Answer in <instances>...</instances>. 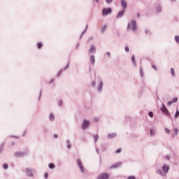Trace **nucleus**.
I'll return each mask as SVG.
<instances>
[{"label": "nucleus", "mask_w": 179, "mask_h": 179, "mask_svg": "<svg viewBox=\"0 0 179 179\" xmlns=\"http://www.w3.org/2000/svg\"><path fill=\"white\" fill-rule=\"evenodd\" d=\"M160 110L166 117H171V114H170L169 109H167V107H166V105H164V103H162V107L160 108Z\"/></svg>", "instance_id": "1"}, {"label": "nucleus", "mask_w": 179, "mask_h": 179, "mask_svg": "<svg viewBox=\"0 0 179 179\" xmlns=\"http://www.w3.org/2000/svg\"><path fill=\"white\" fill-rule=\"evenodd\" d=\"M90 126V121L85 119L83 122L81 128L82 129H86V128H89Z\"/></svg>", "instance_id": "2"}, {"label": "nucleus", "mask_w": 179, "mask_h": 179, "mask_svg": "<svg viewBox=\"0 0 179 179\" xmlns=\"http://www.w3.org/2000/svg\"><path fill=\"white\" fill-rule=\"evenodd\" d=\"M108 178H110V175L107 173H101L96 178V179H108Z\"/></svg>", "instance_id": "3"}, {"label": "nucleus", "mask_w": 179, "mask_h": 179, "mask_svg": "<svg viewBox=\"0 0 179 179\" xmlns=\"http://www.w3.org/2000/svg\"><path fill=\"white\" fill-rule=\"evenodd\" d=\"M111 12H113V10L111 9V8H105L102 10V15L103 16H107V15H110Z\"/></svg>", "instance_id": "4"}, {"label": "nucleus", "mask_w": 179, "mask_h": 179, "mask_svg": "<svg viewBox=\"0 0 179 179\" xmlns=\"http://www.w3.org/2000/svg\"><path fill=\"white\" fill-rule=\"evenodd\" d=\"M77 164L80 169L81 173H85V168H83V165L82 164V161L80 159H77Z\"/></svg>", "instance_id": "5"}, {"label": "nucleus", "mask_w": 179, "mask_h": 179, "mask_svg": "<svg viewBox=\"0 0 179 179\" xmlns=\"http://www.w3.org/2000/svg\"><path fill=\"white\" fill-rule=\"evenodd\" d=\"M15 157H23V156H26L27 155V152H16L14 153Z\"/></svg>", "instance_id": "6"}, {"label": "nucleus", "mask_w": 179, "mask_h": 179, "mask_svg": "<svg viewBox=\"0 0 179 179\" xmlns=\"http://www.w3.org/2000/svg\"><path fill=\"white\" fill-rule=\"evenodd\" d=\"M162 170H163L164 174H167L169 173V171L170 170V166L166 165V164H164L162 166Z\"/></svg>", "instance_id": "7"}, {"label": "nucleus", "mask_w": 179, "mask_h": 179, "mask_svg": "<svg viewBox=\"0 0 179 179\" xmlns=\"http://www.w3.org/2000/svg\"><path fill=\"white\" fill-rule=\"evenodd\" d=\"M124 15H125V10H124V9L120 10V11L117 13V16H116V19H120V17H122V16H124Z\"/></svg>", "instance_id": "8"}, {"label": "nucleus", "mask_w": 179, "mask_h": 179, "mask_svg": "<svg viewBox=\"0 0 179 179\" xmlns=\"http://www.w3.org/2000/svg\"><path fill=\"white\" fill-rule=\"evenodd\" d=\"M90 54H96V47L94 45H92L90 50H89Z\"/></svg>", "instance_id": "9"}, {"label": "nucleus", "mask_w": 179, "mask_h": 179, "mask_svg": "<svg viewBox=\"0 0 179 179\" xmlns=\"http://www.w3.org/2000/svg\"><path fill=\"white\" fill-rule=\"evenodd\" d=\"M131 26H132V29L134 31L136 30V21L135 20H131Z\"/></svg>", "instance_id": "10"}, {"label": "nucleus", "mask_w": 179, "mask_h": 179, "mask_svg": "<svg viewBox=\"0 0 179 179\" xmlns=\"http://www.w3.org/2000/svg\"><path fill=\"white\" fill-rule=\"evenodd\" d=\"M25 171H26L27 176H29V177H33V171L30 170V169L27 168L25 169Z\"/></svg>", "instance_id": "11"}, {"label": "nucleus", "mask_w": 179, "mask_h": 179, "mask_svg": "<svg viewBox=\"0 0 179 179\" xmlns=\"http://www.w3.org/2000/svg\"><path fill=\"white\" fill-rule=\"evenodd\" d=\"M103 90V81H100L99 85L97 87V91L99 92H102Z\"/></svg>", "instance_id": "12"}, {"label": "nucleus", "mask_w": 179, "mask_h": 179, "mask_svg": "<svg viewBox=\"0 0 179 179\" xmlns=\"http://www.w3.org/2000/svg\"><path fill=\"white\" fill-rule=\"evenodd\" d=\"M90 61H91L92 65H94V64H96V57H94V55H91Z\"/></svg>", "instance_id": "13"}, {"label": "nucleus", "mask_w": 179, "mask_h": 179, "mask_svg": "<svg viewBox=\"0 0 179 179\" xmlns=\"http://www.w3.org/2000/svg\"><path fill=\"white\" fill-rule=\"evenodd\" d=\"M121 164H122V162H116V163L113 164L112 167L113 169H117V167H120V166H121Z\"/></svg>", "instance_id": "14"}, {"label": "nucleus", "mask_w": 179, "mask_h": 179, "mask_svg": "<svg viewBox=\"0 0 179 179\" xmlns=\"http://www.w3.org/2000/svg\"><path fill=\"white\" fill-rule=\"evenodd\" d=\"M157 173L159 174V176H162V177H164V176H166V173H164L162 169H158L157 171Z\"/></svg>", "instance_id": "15"}, {"label": "nucleus", "mask_w": 179, "mask_h": 179, "mask_svg": "<svg viewBox=\"0 0 179 179\" xmlns=\"http://www.w3.org/2000/svg\"><path fill=\"white\" fill-rule=\"evenodd\" d=\"M121 5L124 9L127 8V1L125 0H121Z\"/></svg>", "instance_id": "16"}, {"label": "nucleus", "mask_w": 179, "mask_h": 179, "mask_svg": "<svg viewBox=\"0 0 179 179\" xmlns=\"http://www.w3.org/2000/svg\"><path fill=\"white\" fill-rule=\"evenodd\" d=\"M131 62L134 66H136V61L135 60V55L131 56Z\"/></svg>", "instance_id": "17"}, {"label": "nucleus", "mask_w": 179, "mask_h": 179, "mask_svg": "<svg viewBox=\"0 0 179 179\" xmlns=\"http://www.w3.org/2000/svg\"><path fill=\"white\" fill-rule=\"evenodd\" d=\"M101 149L102 152H106V150H107V145H106V144H101Z\"/></svg>", "instance_id": "18"}, {"label": "nucleus", "mask_w": 179, "mask_h": 179, "mask_svg": "<svg viewBox=\"0 0 179 179\" xmlns=\"http://www.w3.org/2000/svg\"><path fill=\"white\" fill-rule=\"evenodd\" d=\"M87 27H89V25H86L85 29H84V31L81 33L80 36V38H82L83 34H85V33H86V31H87Z\"/></svg>", "instance_id": "19"}, {"label": "nucleus", "mask_w": 179, "mask_h": 179, "mask_svg": "<svg viewBox=\"0 0 179 179\" xmlns=\"http://www.w3.org/2000/svg\"><path fill=\"white\" fill-rule=\"evenodd\" d=\"M115 136H117V133H112L108 135V137L110 138H115Z\"/></svg>", "instance_id": "20"}, {"label": "nucleus", "mask_w": 179, "mask_h": 179, "mask_svg": "<svg viewBox=\"0 0 179 179\" xmlns=\"http://www.w3.org/2000/svg\"><path fill=\"white\" fill-rule=\"evenodd\" d=\"M50 121H55V117H54V115L52 113H50L49 115Z\"/></svg>", "instance_id": "21"}, {"label": "nucleus", "mask_w": 179, "mask_h": 179, "mask_svg": "<svg viewBox=\"0 0 179 179\" xmlns=\"http://www.w3.org/2000/svg\"><path fill=\"white\" fill-rule=\"evenodd\" d=\"M48 167H49V169L52 170V169H55V164L50 163V164H49Z\"/></svg>", "instance_id": "22"}, {"label": "nucleus", "mask_w": 179, "mask_h": 179, "mask_svg": "<svg viewBox=\"0 0 179 179\" xmlns=\"http://www.w3.org/2000/svg\"><path fill=\"white\" fill-rule=\"evenodd\" d=\"M106 29H107V25H106V24H105V25H103V26L102 27V28H101V31L102 33H104V32L106 31Z\"/></svg>", "instance_id": "23"}, {"label": "nucleus", "mask_w": 179, "mask_h": 179, "mask_svg": "<svg viewBox=\"0 0 179 179\" xmlns=\"http://www.w3.org/2000/svg\"><path fill=\"white\" fill-rule=\"evenodd\" d=\"M171 74L172 75V76H176V73L174 71V69L173 67L171 68Z\"/></svg>", "instance_id": "24"}, {"label": "nucleus", "mask_w": 179, "mask_h": 179, "mask_svg": "<svg viewBox=\"0 0 179 179\" xmlns=\"http://www.w3.org/2000/svg\"><path fill=\"white\" fill-rule=\"evenodd\" d=\"M162 6H159L157 7V13H160L162 12Z\"/></svg>", "instance_id": "25"}, {"label": "nucleus", "mask_w": 179, "mask_h": 179, "mask_svg": "<svg viewBox=\"0 0 179 179\" xmlns=\"http://www.w3.org/2000/svg\"><path fill=\"white\" fill-rule=\"evenodd\" d=\"M140 76L141 78L143 77V70L142 69V66H140Z\"/></svg>", "instance_id": "26"}, {"label": "nucleus", "mask_w": 179, "mask_h": 179, "mask_svg": "<svg viewBox=\"0 0 179 179\" xmlns=\"http://www.w3.org/2000/svg\"><path fill=\"white\" fill-rule=\"evenodd\" d=\"M43 47V43L40 42L37 43V48L38 50H41V48Z\"/></svg>", "instance_id": "27"}, {"label": "nucleus", "mask_w": 179, "mask_h": 179, "mask_svg": "<svg viewBox=\"0 0 179 179\" xmlns=\"http://www.w3.org/2000/svg\"><path fill=\"white\" fill-rule=\"evenodd\" d=\"M178 101V98L177 96H175L174 98H173V99L171 100L172 102L173 103H177V101Z\"/></svg>", "instance_id": "28"}, {"label": "nucleus", "mask_w": 179, "mask_h": 179, "mask_svg": "<svg viewBox=\"0 0 179 179\" xmlns=\"http://www.w3.org/2000/svg\"><path fill=\"white\" fill-rule=\"evenodd\" d=\"M3 167L4 169V170H7V169H8L9 165H8V164L5 163L3 164Z\"/></svg>", "instance_id": "29"}, {"label": "nucleus", "mask_w": 179, "mask_h": 179, "mask_svg": "<svg viewBox=\"0 0 179 179\" xmlns=\"http://www.w3.org/2000/svg\"><path fill=\"white\" fill-rule=\"evenodd\" d=\"M175 41H176V43L179 44V36H175Z\"/></svg>", "instance_id": "30"}, {"label": "nucleus", "mask_w": 179, "mask_h": 179, "mask_svg": "<svg viewBox=\"0 0 179 179\" xmlns=\"http://www.w3.org/2000/svg\"><path fill=\"white\" fill-rule=\"evenodd\" d=\"M5 143H1V145H0V153L2 152V150H3V146H4Z\"/></svg>", "instance_id": "31"}, {"label": "nucleus", "mask_w": 179, "mask_h": 179, "mask_svg": "<svg viewBox=\"0 0 179 179\" xmlns=\"http://www.w3.org/2000/svg\"><path fill=\"white\" fill-rule=\"evenodd\" d=\"M164 131H165L166 134H168L169 135H170L171 131H170V129H169V128L166 127L164 129Z\"/></svg>", "instance_id": "32"}, {"label": "nucleus", "mask_w": 179, "mask_h": 179, "mask_svg": "<svg viewBox=\"0 0 179 179\" xmlns=\"http://www.w3.org/2000/svg\"><path fill=\"white\" fill-rule=\"evenodd\" d=\"M150 135H155L156 134V131L153 130V129H150Z\"/></svg>", "instance_id": "33"}, {"label": "nucleus", "mask_w": 179, "mask_h": 179, "mask_svg": "<svg viewBox=\"0 0 179 179\" xmlns=\"http://www.w3.org/2000/svg\"><path fill=\"white\" fill-rule=\"evenodd\" d=\"M173 132L175 135H177L178 134V129H177V127H175L173 129Z\"/></svg>", "instance_id": "34"}, {"label": "nucleus", "mask_w": 179, "mask_h": 179, "mask_svg": "<svg viewBox=\"0 0 179 179\" xmlns=\"http://www.w3.org/2000/svg\"><path fill=\"white\" fill-rule=\"evenodd\" d=\"M179 117V111L177 110L175 114V118H178Z\"/></svg>", "instance_id": "35"}, {"label": "nucleus", "mask_w": 179, "mask_h": 179, "mask_svg": "<svg viewBox=\"0 0 179 179\" xmlns=\"http://www.w3.org/2000/svg\"><path fill=\"white\" fill-rule=\"evenodd\" d=\"M94 142H97V141H99V136L96 134L94 136Z\"/></svg>", "instance_id": "36"}, {"label": "nucleus", "mask_w": 179, "mask_h": 179, "mask_svg": "<svg viewBox=\"0 0 179 179\" xmlns=\"http://www.w3.org/2000/svg\"><path fill=\"white\" fill-rule=\"evenodd\" d=\"M145 34H152V32H150V31L149 29H145Z\"/></svg>", "instance_id": "37"}, {"label": "nucleus", "mask_w": 179, "mask_h": 179, "mask_svg": "<svg viewBox=\"0 0 179 179\" xmlns=\"http://www.w3.org/2000/svg\"><path fill=\"white\" fill-rule=\"evenodd\" d=\"M148 115L150 117V118H153V112H149Z\"/></svg>", "instance_id": "38"}, {"label": "nucleus", "mask_w": 179, "mask_h": 179, "mask_svg": "<svg viewBox=\"0 0 179 179\" xmlns=\"http://www.w3.org/2000/svg\"><path fill=\"white\" fill-rule=\"evenodd\" d=\"M152 68L155 69V71H157V66H156L155 64H152Z\"/></svg>", "instance_id": "39"}, {"label": "nucleus", "mask_w": 179, "mask_h": 179, "mask_svg": "<svg viewBox=\"0 0 179 179\" xmlns=\"http://www.w3.org/2000/svg\"><path fill=\"white\" fill-rule=\"evenodd\" d=\"M58 106H59V107H62V100H59L58 102Z\"/></svg>", "instance_id": "40"}, {"label": "nucleus", "mask_w": 179, "mask_h": 179, "mask_svg": "<svg viewBox=\"0 0 179 179\" xmlns=\"http://www.w3.org/2000/svg\"><path fill=\"white\" fill-rule=\"evenodd\" d=\"M113 0H106V3H108V5H110V3H112Z\"/></svg>", "instance_id": "41"}, {"label": "nucleus", "mask_w": 179, "mask_h": 179, "mask_svg": "<svg viewBox=\"0 0 179 179\" xmlns=\"http://www.w3.org/2000/svg\"><path fill=\"white\" fill-rule=\"evenodd\" d=\"M69 69V63L64 68V71H66V69Z\"/></svg>", "instance_id": "42"}, {"label": "nucleus", "mask_w": 179, "mask_h": 179, "mask_svg": "<svg viewBox=\"0 0 179 179\" xmlns=\"http://www.w3.org/2000/svg\"><path fill=\"white\" fill-rule=\"evenodd\" d=\"M10 138H15V139H19V136H13V135H10Z\"/></svg>", "instance_id": "43"}, {"label": "nucleus", "mask_w": 179, "mask_h": 179, "mask_svg": "<svg viewBox=\"0 0 179 179\" xmlns=\"http://www.w3.org/2000/svg\"><path fill=\"white\" fill-rule=\"evenodd\" d=\"M94 38L93 36L88 38L87 43H89L90 41H92V40H93Z\"/></svg>", "instance_id": "44"}, {"label": "nucleus", "mask_w": 179, "mask_h": 179, "mask_svg": "<svg viewBox=\"0 0 179 179\" xmlns=\"http://www.w3.org/2000/svg\"><path fill=\"white\" fill-rule=\"evenodd\" d=\"M124 50L126 52H128L129 51V48L128 46H125Z\"/></svg>", "instance_id": "45"}, {"label": "nucleus", "mask_w": 179, "mask_h": 179, "mask_svg": "<svg viewBox=\"0 0 179 179\" xmlns=\"http://www.w3.org/2000/svg\"><path fill=\"white\" fill-rule=\"evenodd\" d=\"M92 87H94V86H96V81H92Z\"/></svg>", "instance_id": "46"}, {"label": "nucleus", "mask_w": 179, "mask_h": 179, "mask_svg": "<svg viewBox=\"0 0 179 179\" xmlns=\"http://www.w3.org/2000/svg\"><path fill=\"white\" fill-rule=\"evenodd\" d=\"M173 101H168V103H167V106H171V104H173Z\"/></svg>", "instance_id": "47"}, {"label": "nucleus", "mask_w": 179, "mask_h": 179, "mask_svg": "<svg viewBox=\"0 0 179 179\" xmlns=\"http://www.w3.org/2000/svg\"><path fill=\"white\" fill-rule=\"evenodd\" d=\"M129 29H131V23H128L127 24V30H129Z\"/></svg>", "instance_id": "48"}, {"label": "nucleus", "mask_w": 179, "mask_h": 179, "mask_svg": "<svg viewBox=\"0 0 179 179\" xmlns=\"http://www.w3.org/2000/svg\"><path fill=\"white\" fill-rule=\"evenodd\" d=\"M135 176H129L127 179H136Z\"/></svg>", "instance_id": "49"}, {"label": "nucleus", "mask_w": 179, "mask_h": 179, "mask_svg": "<svg viewBox=\"0 0 179 179\" xmlns=\"http://www.w3.org/2000/svg\"><path fill=\"white\" fill-rule=\"evenodd\" d=\"M61 73H62V69H60V71L58 72L57 76H59V75H61Z\"/></svg>", "instance_id": "50"}, {"label": "nucleus", "mask_w": 179, "mask_h": 179, "mask_svg": "<svg viewBox=\"0 0 179 179\" xmlns=\"http://www.w3.org/2000/svg\"><path fill=\"white\" fill-rule=\"evenodd\" d=\"M165 159L166 160H170V155H166Z\"/></svg>", "instance_id": "51"}, {"label": "nucleus", "mask_w": 179, "mask_h": 179, "mask_svg": "<svg viewBox=\"0 0 179 179\" xmlns=\"http://www.w3.org/2000/svg\"><path fill=\"white\" fill-rule=\"evenodd\" d=\"M42 94H43V90H41L39 93V99H41Z\"/></svg>", "instance_id": "52"}, {"label": "nucleus", "mask_w": 179, "mask_h": 179, "mask_svg": "<svg viewBox=\"0 0 179 179\" xmlns=\"http://www.w3.org/2000/svg\"><path fill=\"white\" fill-rule=\"evenodd\" d=\"M116 153H121V148H118V149L116 150Z\"/></svg>", "instance_id": "53"}, {"label": "nucleus", "mask_w": 179, "mask_h": 179, "mask_svg": "<svg viewBox=\"0 0 179 179\" xmlns=\"http://www.w3.org/2000/svg\"><path fill=\"white\" fill-rule=\"evenodd\" d=\"M45 178H48V173H45L44 176Z\"/></svg>", "instance_id": "54"}, {"label": "nucleus", "mask_w": 179, "mask_h": 179, "mask_svg": "<svg viewBox=\"0 0 179 179\" xmlns=\"http://www.w3.org/2000/svg\"><path fill=\"white\" fill-rule=\"evenodd\" d=\"M55 80V79L52 78V79L50 80L49 83H52V82H54Z\"/></svg>", "instance_id": "55"}, {"label": "nucleus", "mask_w": 179, "mask_h": 179, "mask_svg": "<svg viewBox=\"0 0 179 179\" xmlns=\"http://www.w3.org/2000/svg\"><path fill=\"white\" fill-rule=\"evenodd\" d=\"M53 136L55 139H57V138H58V134H55Z\"/></svg>", "instance_id": "56"}, {"label": "nucleus", "mask_w": 179, "mask_h": 179, "mask_svg": "<svg viewBox=\"0 0 179 179\" xmlns=\"http://www.w3.org/2000/svg\"><path fill=\"white\" fill-rule=\"evenodd\" d=\"M106 55H108V58H110V52H106Z\"/></svg>", "instance_id": "57"}, {"label": "nucleus", "mask_w": 179, "mask_h": 179, "mask_svg": "<svg viewBox=\"0 0 179 179\" xmlns=\"http://www.w3.org/2000/svg\"><path fill=\"white\" fill-rule=\"evenodd\" d=\"M26 130L24 131L23 134H22V136H26Z\"/></svg>", "instance_id": "58"}, {"label": "nucleus", "mask_w": 179, "mask_h": 179, "mask_svg": "<svg viewBox=\"0 0 179 179\" xmlns=\"http://www.w3.org/2000/svg\"><path fill=\"white\" fill-rule=\"evenodd\" d=\"M76 50H78V48H79V43H78V44L76 45Z\"/></svg>", "instance_id": "59"}, {"label": "nucleus", "mask_w": 179, "mask_h": 179, "mask_svg": "<svg viewBox=\"0 0 179 179\" xmlns=\"http://www.w3.org/2000/svg\"><path fill=\"white\" fill-rule=\"evenodd\" d=\"M137 17H141V14L139 13H137Z\"/></svg>", "instance_id": "60"}, {"label": "nucleus", "mask_w": 179, "mask_h": 179, "mask_svg": "<svg viewBox=\"0 0 179 179\" xmlns=\"http://www.w3.org/2000/svg\"><path fill=\"white\" fill-rule=\"evenodd\" d=\"M67 148H68L69 149H70V148H71V144H68V145H67Z\"/></svg>", "instance_id": "61"}, {"label": "nucleus", "mask_w": 179, "mask_h": 179, "mask_svg": "<svg viewBox=\"0 0 179 179\" xmlns=\"http://www.w3.org/2000/svg\"><path fill=\"white\" fill-rule=\"evenodd\" d=\"M14 145H15V142L13 141V142L11 143V145H12V146H14Z\"/></svg>", "instance_id": "62"}, {"label": "nucleus", "mask_w": 179, "mask_h": 179, "mask_svg": "<svg viewBox=\"0 0 179 179\" xmlns=\"http://www.w3.org/2000/svg\"><path fill=\"white\" fill-rule=\"evenodd\" d=\"M66 142H67V143H69V144L71 143V141H70L69 140H67Z\"/></svg>", "instance_id": "63"}, {"label": "nucleus", "mask_w": 179, "mask_h": 179, "mask_svg": "<svg viewBox=\"0 0 179 179\" xmlns=\"http://www.w3.org/2000/svg\"><path fill=\"white\" fill-rule=\"evenodd\" d=\"M96 152L99 153V149L96 148Z\"/></svg>", "instance_id": "64"}]
</instances>
